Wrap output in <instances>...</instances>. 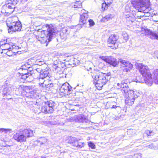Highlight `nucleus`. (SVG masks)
Instances as JSON below:
<instances>
[{
    "label": "nucleus",
    "mask_w": 158,
    "mask_h": 158,
    "mask_svg": "<svg viewBox=\"0 0 158 158\" xmlns=\"http://www.w3.org/2000/svg\"><path fill=\"white\" fill-rule=\"evenodd\" d=\"M154 15H158V12H156V10H154L152 14V16H153Z\"/></svg>",
    "instance_id": "nucleus-45"
},
{
    "label": "nucleus",
    "mask_w": 158,
    "mask_h": 158,
    "mask_svg": "<svg viewBox=\"0 0 158 158\" xmlns=\"http://www.w3.org/2000/svg\"><path fill=\"white\" fill-rule=\"evenodd\" d=\"M135 16H134L133 14V13L130 14V15L127 14L126 15V18H129V19H131L130 18H131V19H134Z\"/></svg>",
    "instance_id": "nucleus-37"
},
{
    "label": "nucleus",
    "mask_w": 158,
    "mask_h": 158,
    "mask_svg": "<svg viewBox=\"0 0 158 158\" xmlns=\"http://www.w3.org/2000/svg\"><path fill=\"white\" fill-rule=\"evenodd\" d=\"M83 10H85L84 9H83Z\"/></svg>",
    "instance_id": "nucleus-60"
},
{
    "label": "nucleus",
    "mask_w": 158,
    "mask_h": 158,
    "mask_svg": "<svg viewBox=\"0 0 158 158\" xmlns=\"http://www.w3.org/2000/svg\"><path fill=\"white\" fill-rule=\"evenodd\" d=\"M70 58L68 56L66 58H64V59L63 60V61H61L60 62H62L63 63H65V62L69 61L70 60Z\"/></svg>",
    "instance_id": "nucleus-42"
},
{
    "label": "nucleus",
    "mask_w": 158,
    "mask_h": 158,
    "mask_svg": "<svg viewBox=\"0 0 158 158\" xmlns=\"http://www.w3.org/2000/svg\"><path fill=\"white\" fill-rule=\"evenodd\" d=\"M34 64L35 65H39V67H42L44 69L48 66L44 61L42 59H37L36 60Z\"/></svg>",
    "instance_id": "nucleus-17"
},
{
    "label": "nucleus",
    "mask_w": 158,
    "mask_h": 158,
    "mask_svg": "<svg viewBox=\"0 0 158 158\" xmlns=\"http://www.w3.org/2000/svg\"><path fill=\"white\" fill-rule=\"evenodd\" d=\"M40 83H41V84H43V82H40Z\"/></svg>",
    "instance_id": "nucleus-56"
},
{
    "label": "nucleus",
    "mask_w": 158,
    "mask_h": 158,
    "mask_svg": "<svg viewBox=\"0 0 158 158\" xmlns=\"http://www.w3.org/2000/svg\"><path fill=\"white\" fill-rule=\"evenodd\" d=\"M88 146L92 149L95 148V145L92 142H89L88 143Z\"/></svg>",
    "instance_id": "nucleus-40"
},
{
    "label": "nucleus",
    "mask_w": 158,
    "mask_h": 158,
    "mask_svg": "<svg viewBox=\"0 0 158 158\" xmlns=\"http://www.w3.org/2000/svg\"><path fill=\"white\" fill-rule=\"evenodd\" d=\"M131 21L132 22V20H131Z\"/></svg>",
    "instance_id": "nucleus-59"
},
{
    "label": "nucleus",
    "mask_w": 158,
    "mask_h": 158,
    "mask_svg": "<svg viewBox=\"0 0 158 158\" xmlns=\"http://www.w3.org/2000/svg\"><path fill=\"white\" fill-rule=\"evenodd\" d=\"M53 68L54 69H56L58 68V66H57L56 64H53Z\"/></svg>",
    "instance_id": "nucleus-47"
},
{
    "label": "nucleus",
    "mask_w": 158,
    "mask_h": 158,
    "mask_svg": "<svg viewBox=\"0 0 158 158\" xmlns=\"http://www.w3.org/2000/svg\"><path fill=\"white\" fill-rule=\"evenodd\" d=\"M49 68L46 67L44 69V70L42 71V73L40 76V80H43L44 78L46 77H49L50 75L49 74V71H50Z\"/></svg>",
    "instance_id": "nucleus-16"
},
{
    "label": "nucleus",
    "mask_w": 158,
    "mask_h": 158,
    "mask_svg": "<svg viewBox=\"0 0 158 158\" xmlns=\"http://www.w3.org/2000/svg\"><path fill=\"white\" fill-rule=\"evenodd\" d=\"M22 69L27 71L28 69H32V68L31 67V65L26 63L22 66Z\"/></svg>",
    "instance_id": "nucleus-29"
},
{
    "label": "nucleus",
    "mask_w": 158,
    "mask_h": 158,
    "mask_svg": "<svg viewBox=\"0 0 158 158\" xmlns=\"http://www.w3.org/2000/svg\"><path fill=\"white\" fill-rule=\"evenodd\" d=\"M88 22L89 23L90 26H93L94 25L95 23L94 21L90 19L89 20Z\"/></svg>",
    "instance_id": "nucleus-43"
},
{
    "label": "nucleus",
    "mask_w": 158,
    "mask_h": 158,
    "mask_svg": "<svg viewBox=\"0 0 158 158\" xmlns=\"http://www.w3.org/2000/svg\"><path fill=\"white\" fill-rule=\"evenodd\" d=\"M32 70V69H28L27 70L26 72L27 73H31V71Z\"/></svg>",
    "instance_id": "nucleus-49"
},
{
    "label": "nucleus",
    "mask_w": 158,
    "mask_h": 158,
    "mask_svg": "<svg viewBox=\"0 0 158 158\" xmlns=\"http://www.w3.org/2000/svg\"><path fill=\"white\" fill-rule=\"evenodd\" d=\"M141 29V33L144 34L146 36L152 39L158 40V32L157 31H152L149 29L144 28H142Z\"/></svg>",
    "instance_id": "nucleus-9"
},
{
    "label": "nucleus",
    "mask_w": 158,
    "mask_h": 158,
    "mask_svg": "<svg viewBox=\"0 0 158 158\" xmlns=\"http://www.w3.org/2000/svg\"><path fill=\"white\" fill-rule=\"evenodd\" d=\"M57 125H61V126L64 125V123H59L57 124Z\"/></svg>",
    "instance_id": "nucleus-50"
},
{
    "label": "nucleus",
    "mask_w": 158,
    "mask_h": 158,
    "mask_svg": "<svg viewBox=\"0 0 158 158\" xmlns=\"http://www.w3.org/2000/svg\"><path fill=\"white\" fill-rule=\"evenodd\" d=\"M67 35L66 34H63V33H60V36L61 39L63 40H65L66 38Z\"/></svg>",
    "instance_id": "nucleus-35"
},
{
    "label": "nucleus",
    "mask_w": 158,
    "mask_h": 158,
    "mask_svg": "<svg viewBox=\"0 0 158 158\" xmlns=\"http://www.w3.org/2000/svg\"><path fill=\"white\" fill-rule=\"evenodd\" d=\"M113 17V16L111 15H106L103 18L101 21L103 22H106L110 20Z\"/></svg>",
    "instance_id": "nucleus-27"
},
{
    "label": "nucleus",
    "mask_w": 158,
    "mask_h": 158,
    "mask_svg": "<svg viewBox=\"0 0 158 158\" xmlns=\"http://www.w3.org/2000/svg\"><path fill=\"white\" fill-rule=\"evenodd\" d=\"M72 121L79 123H88L89 122L87 117L83 114L71 117L70 121Z\"/></svg>",
    "instance_id": "nucleus-12"
},
{
    "label": "nucleus",
    "mask_w": 158,
    "mask_h": 158,
    "mask_svg": "<svg viewBox=\"0 0 158 158\" xmlns=\"http://www.w3.org/2000/svg\"><path fill=\"white\" fill-rule=\"evenodd\" d=\"M27 73L26 72H25L24 73H20V77L24 80L26 79L29 76L31 75V73ZM19 74H20V73H19Z\"/></svg>",
    "instance_id": "nucleus-25"
},
{
    "label": "nucleus",
    "mask_w": 158,
    "mask_h": 158,
    "mask_svg": "<svg viewBox=\"0 0 158 158\" xmlns=\"http://www.w3.org/2000/svg\"><path fill=\"white\" fill-rule=\"evenodd\" d=\"M143 15L142 16H145V17H149L150 16L151 17H152V14H151L150 12H145L144 13H143Z\"/></svg>",
    "instance_id": "nucleus-41"
},
{
    "label": "nucleus",
    "mask_w": 158,
    "mask_h": 158,
    "mask_svg": "<svg viewBox=\"0 0 158 158\" xmlns=\"http://www.w3.org/2000/svg\"><path fill=\"white\" fill-rule=\"evenodd\" d=\"M129 82L127 79L123 80L120 83H117V85L121 88V90L125 98V103L128 106H131L138 97L139 94L136 90L129 89L127 84Z\"/></svg>",
    "instance_id": "nucleus-1"
},
{
    "label": "nucleus",
    "mask_w": 158,
    "mask_h": 158,
    "mask_svg": "<svg viewBox=\"0 0 158 158\" xmlns=\"http://www.w3.org/2000/svg\"><path fill=\"white\" fill-rule=\"evenodd\" d=\"M80 22L84 24L86 23V21L88 18V15L87 13H84L82 15H80Z\"/></svg>",
    "instance_id": "nucleus-21"
},
{
    "label": "nucleus",
    "mask_w": 158,
    "mask_h": 158,
    "mask_svg": "<svg viewBox=\"0 0 158 158\" xmlns=\"http://www.w3.org/2000/svg\"><path fill=\"white\" fill-rule=\"evenodd\" d=\"M109 73H103L96 71L94 72L92 74L93 82L97 88L100 90L103 86L106 84L110 78Z\"/></svg>",
    "instance_id": "nucleus-2"
},
{
    "label": "nucleus",
    "mask_w": 158,
    "mask_h": 158,
    "mask_svg": "<svg viewBox=\"0 0 158 158\" xmlns=\"http://www.w3.org/2000/svg\"><path fill=\"white\" fill-rule=\"evenodd\" d=\"M155 54L156 55V57L158 59V51L155 52Z\"/></svg>",
    "instance_id": "nucleus-51"
},
{
    "label": "nucleus",
    "mask_w": 158,
    "mask_h": 158,
    "mask_svg": "<svg viewBox=\"0 0 158 158\" xmlns=\"http://www.w3.org/2000/svg\"><path fill=\"white\" fill-rule=\"evenodd\" d=\"M131 3L136 10H151L149 0H132Z\"/></svg>",
    "instance_id": "nucleus-6"
},
{
    "label": "nucleus",
    "mask_w": 158,
    "mask_h": 158,
    "mask_svg": "<svg viewBox=\"0 0 158 158\" xmlns=\"http://www.w3.org/2000/svg\"><path fill=\"white\" fill-rule=\"evenodd\" d=\"M14 11H9L10 10H1V12L5 15L9 16Z\"/></svg>",
    "instance_id": "nucleus-32"
},
{
    "label": "nucleus",
    "mask_w": 158,
    "mask_h": 158,
    "mask_svg": "<svg viewBox=\"0 0 158 158\" xmlns=\"http://www.w3.org/2000/svg\"><path fill=\"white\" fill-rule=\"evenodd\" d=\"M33 135V131L30 129H26L20 130L14 135L13 138L18 142H25L27 138L31 137Z\"/></svg>",
    "instance_id": "nucleus-4"
},
{
    "label": "nucleus",
    "mask_w": 158,
    "mask_h": 158,
    "mask_svg": "<svg viewBox=\"0 0 158 158\" xmlns=\"http://www.w3.org/2000/svg\"><path fill=\"white\" fill-rule=\"evenodd\" d=\"M148 148L151 149H152L154 148V146L152 143L148 145Z\"/></svg>",
    "instance_id": "nucleus-46"
},
{
    "label": "nucleus",
    "mask_w": 158,
    "mask_h": 158,
    "mask_svg": "<svg viewBox=\"0 0 158 158\" xmlns=\"http://www.w3.org/2000/svg\"><path fill=\"white\" fill-rule=\"evenodd\" d=\"M145 133H146V134L148 135V136H153L155 134V133L153 131H149L148 130H146L145 131Z\"/></svg>",
    "instance_id": "nucleus-31"
},
{
    "label": "nucleus",
    "mask_w": 158,
    "mask_h": 158,
    "mask_svg": "<svg viewBox=\"0 0 158 158\" xmlns=\"http://www.w3.org/2000/svg\"><path fill=\"white\" fill-rule=\"evenodd\" d=\"M138 68L140 72L143 77L144 81L143 83L144 82L149 86L151 85L153 82L148 67L139 64Z\"/></svg>",
    "instance_id": "nucleus-3"
},
{
    "label": "nucleus",
    "mask_w": 158,
    "mask_h": 158,
    "mask_svg": "<svg viewBox=\"0 0 158 158\" xmlns=\"http://www.w3.org/2000/svg\"><path fill=\"white\" fill-rule=\"evenodd\" d=\"M36 105H38V103L37 102H36Z\"/></svg>",
    "instance_id": "nucleus-55"
},
{
    "label": "nucleus",
    "mask_w": 158,
    "mask_h": 158,
    "mask_svg": "<svg viewBox=\"0 0 158 158\" xmlns=\"http://www.w3.org/2000/svg\"><path fill=\"white\" fill-rule=\"evenodd\" d=\"M85 145V143L84 142H79L78 141L77 144L75 147L78 148H81L83 147Z\"/></svg>",
    "instance_id": "nucleus-33"
},
{
    "label": "nucleus",
    "mask_w": 158,
    "mask_h": 158,
    "mask_svg": "<svg viewBox=\"0 0 158 158\" xmlns=\"http://www.w3.org/2000/svg\"><path fill=\"white\" fill-rule=\"evenodd\" d=\"M69 30L70 29L69 28L64 27L62 29L61 31L60 32L63 33V34H66V35H67L69 32Z\"/></svg>",
    "instance_id": "nucleus-30"
},
{
    "label": "nucleus",
    "mask_w": 158,
    "mask_h": 158,
    "mask_svg": "<svg viewBox=\"0 0 158 158\" xmlns=\"http://www.w3.org/2000/svg\"><path fill=\"white\" fill-rule=\"evenodd\" d=\"M5 7H7L6 8V9H7V8L8 9H13V8H14V9H15V7H14V6L13 7H12L11 6H10V5L9 4H8L7 5H6V6H4L3 8H4Z\"/></svg>",
    "instance_id": "nucleus-44"
},
{
    "label": "nucleus",
    "mask_w": 158,
    "mask_h": 158,
    "mask_svg": "<svg viewBox=\"0 0 158 158\" xmlns=\"http://www.w3.org/2000/svg\"><path fill=\"white\" fill-rule=\"evenodd\" d=\"M25 93H26V92H25ZM22 94H24V93H23V92H22ZM25 94V95H26V94H25H25Z\"/></svg>",
    "instance_id": "nucleus-54"
},
{
    "label": "nucleus",
    "mask_w": 158,
    "mask_h": 158,
    "mask_svg": "<svg viewBox=\"0 0 158 158\" xmlns=\"http://www.w3.org/2000/svg\"><path fill=\"white\" fill-rule=\"evenodd\" d=\"M6 25L8 28L9 33H12L13 32L20 31L22 28V24L20 21H14L11 18L7 19Z\"/></svg>",
    "instance_id": "nucleus-7"
},
{
    "label": "nucleus",
    "mask_w": 158,
    "mask_h": 158,
    "mask_svg": "<svg viewBox=\"0 0 158 158\" xmlns=\"http://www.w3.org/2000/svg\"><path fill=\"white\" fill-rule=\"evenodd\" d=\"M49 108L48 106L46 105L45 104L44 106H42L41 108V112L47 114L48 113H51L53 112H49Z\"/></svg>",
    "instance_id": "nucleus-24"
},
{
    "label": "nucleus",
    "mask_w": 158,
    "mask_h": 158,
    "mask_svg": "<svg viewBox=\"0 0 158 158\" xmlns=\"http://www.w3.org/2000/svg\"><path fill=\"white\" fill-rule=\"evenodd\" d=\"M133 158H141L142 155L140 153H136L132 156Z\"/></svg>",
    "instance_id": "nucleus-36"
},
{
    "label": "nucleus",
    "mask_w": 158,
    "mask_h": 158,
    "mask_svg": "<svg viewBox=\"0 0 158 158\" xmlns=\"http://www.w3.org/2000/svg\"><path fill=\"white\" fill-rule=\"evenodd\" d=\"M38 141L41 144L46 143L48 142V140L45 137L39 138Z\"/></svg>",
    "instance_id": "nucleus-28"
},
{
    "label": "nucleus",
    "mask_w": 158,
    "mask_h": 158,
    "mask_svg": "<svg viewBox=\"0 0 158 158\" xmlns=\"http://www.w3.org/2000/svg\"><path fill=\"white\" fill-rule=\"evenodd\" d=\"M117 39V36L115 34H112L109 37L108 39L107 42L110 44H115Z\"/></svg>",
    "instance_id": "nucleus-18"
},
{
    "label": "nucleus",
    "mask_w": 158,
    "mask_h": 158,
    "mask_svg": "<svg viewBox=\"0 0 158 158\" xmlns=\"http://www.w3.org/2000/svg\"><path fill=\"white\" fill-rule=\"evenodd\" d=\"M100 58L105 61L114 67L116 66L118 64V61L117 60L112 56H100Z\"/></svg>",
    "instance_id": "nucleus-11"
},
{
    "label": "nucleus",
    "mask_w": 158,
    "mask_h": 158,
    "mask_svg": "<svg viewBox=\"0 0 158 158\" xmlns=\"http://www.w3.org/2000/svg\"><path fill=\"white\" fill-rule=\"evenodd\" d=\"M1 46L4 48V50H8L9 52L12 51L13 52V50L14 49H18V46H16L13 44V43L9 42L7 40H5V43L2 44Z\"/></svg>",
    "instance_id": "nucleus-14"
},
{
    "label": "nucleus",
    "mask_w": 158,
    "mask_h": 158,
    "mask_svg": "<svg viewBox=\"0 0 158 158\" xmlns=\"http://www.w3.org/2000/svg\"><path fill=\"white\" fill-rule=\"evenodd\" d=\"M145 12H142L141 10H138V13H141V15H140V16H142L143 15V13H144Z\"/></svg>",
    "instance_id": "nucleus-48"
},
{
    "label": "nucleus",
    "mask_w": 158,
    "mask_h": 158,
    "mask_svg": "<svg viewBox=\"0 0 158 158\" xmlns=\"http://www.w3.org/2000/svg\"><path fill=\"white\" fill-rule=\"evenodd\" d=\"M46 105L49 108V112H53L54 108L55 106V103L52 101L50 100L45 102Z\"/></svg>",
    "instance_id": "nucleus-19"
},
{
    "label": "nucleus",
    "mask_w": 158,
    "mask_h": 158,
    "mask_svg": "<svg viewBox=\"0 0 158 158\" xmlns=\"http://www.w3.org/2000/svg\"><path fill=\"white\" fill-rule=\"evenodd\" d=\"M31 94H32V93H33V92H30Z\"/></svg>",
    "instance_id": "nucleus-58"
},
{
    "label": "nucleus",
    "mask_w": 158,
    "mask_h": 158,
    "mask_svg": "<svg viewBox=\"0 0 158 158\" xmlns=\"http://www.w3.org/2000/svg\"><path fill=\"white\" fill-rule=\"evenodd\" d=\"M119 62L121 63L122 66L125 67L123 70V71L124 72H129L133 67L132 64L127 60L120 59L119 60Z\"/></svg>",
    "instance_id": "nucleus-13"
},
{
    "label": "nucleus",
    "mask_w": 158,
    "mask_h": 158,
    "mask_svg": "<svg viewBox=\"0 0 158 158\" xmlns=\"http://www.w3.org/2000/svg\"><path fill=\"white\" fill-rule=\"evenodd\" d=\"M6 54L7 55H8V56H11V55H10V53H9V52H6Z\"/></svg>",
    "instance_id": "nucleus-53"
},
{
    "label": "nucleus",
    "mask_w": 158,
    "mask_h": 158,
    "mask_svg": "<svg viewBox=\"0 0 158 158\" xmlns=\"http://www.w3.org/2000/svg\"><path fill=\"white\" fill-rule=\"evenodd\" d=\"M153 76L154 82L156 84L158 83V69L154 70Z\"/></svg>",
    "instance_id": "nucleus-26"
},
{
    "label": "nucleus",
    "mask_w": 158,
    "mask_h": 158,
    "mask_svg": "<svg viewBox=\"0 0 158 158\" xmlns=\"http://www.w3.org/2000/svg\"><path fill=\"white\" fill-rule=\"evenodd\" d=\"M117 107V106H116V105H113L112 107H111V108H113V109H115Z\"/></svg>",
    "instance_id": "nucleus-52"
},
{
    "label": "nucleus",
    "mask_w": 158,
    "mask_h": 158,
    "mask_svg": "<svg viewBox=\"0 0 158 158\" xmlns=\"http://www.w3.org/2000/svg\"><path fill=\"white\" fill-rule=\"evenodd\" d=\"M11 130L9 129L0 128V139L5 141L7 140L6 134L10 132Z\"/></svg>",
    "instance_id": "nucleus-15"
},
{
    "label": "nucleus",
    "mask_w": 158,
    "mask_h": 158,
    "mask_svg": "<svg viewBox=\"0 0 158 158\" xmlns=\"http://www.w3.org/2000/svg\"><path fill=\"white\" fill-rule=\"evenodd\" d=\"M109 46V47H111V46H110V45H108Z\"/></svg>",
    "instance_id": "nucleus-57"
},
{
    "label": "nucleus",
    "mask_w": 158,
    "mask_h": 158,
    "mask_svg": "<svg viewBox=\"0 0 158 158\" xmlns=\"http://www.w3.org/2000/svg\"><path fill=\"white\" fill-rule=\"evenodd\" d=\"M36 70L39 73H40V74L42 73V71L44 70V68L42 67H39L36 69Z\"/></svg>",
    "instance_id": "nucleus-39"
},
{
    "label": "nucleus",
    "mask_w": 158,
    "mask_h": 158,
    "mask_svg": "<svg viewBox=\"0 0 158 158\" xmlns=\"http://www.w3.org/2000/svg\"><path fill=\"white\" fill-rule=\"evenodd\" d=\"M4 89L2 93L3 96H7L10 95L14 89V86L11 84H8L7 81H6L4 85Z\"/></svg>",
    "instance_id": "nucleus-10"
},
{
    "label": "nucleus",
    "mask_w": 158,
    "mask_h": 158,
    "mask_svg": "<svg viewBox=\"0 0 158 158\" xmlns=\"http://www.w3.org/2000/svg\"><path fill=\"white\" fill-rule=\"evenodd\" d=\"M113 2V0H104V2L102 4V8L104 9L103 10H106Z\"/></svg>",
    "instance_id": "nucleus-20"
},
{
    "label": "nucleus",
    "mask_w": 158,
    "mask_h": 158,
    "mask_svg": "<svg viewBox=\"0 0 158 158\" xmlns=\"http://www.w3.org/2000/svg\"><path fill=\"white\" fill-rule=\"evenodd\" d=\"M46 26L48 28L47 31L44 32L45 36L38 38V40L41 44H44L47 41L48 42L50 41L53 36L57 33L56 30L54 29L52 25L47 24Z\"/></svg>",
    "instance_id": "nucleus-5"
},
{
    "label": "nucleus",
    "mask_w": 158,
    "mask_h": 158,
    "mask_svg": "<svg viewBox=\"0 0 158 158\" xmlns=\"http://www.w3.org/2000/svg\"><path fill=\"white\" fill-rule=\"evenodd\" d=\"M23 86H20L18 88V89L19 91L20 92H21V94H22V92H23V93H25V91L24 90L23 88Z\"/></svg>",
    "instance_id": "nucleus-38"
},
{
    "label": "nucleus",
    "mask_w": 158,
    "mask_h": 158,
    "mask_svg": "<svg viewBox=\"0 0 158 158\" xmlns=\"http://www.w3.org/2000/svg\"><path fill=\"white\" fill-rule=\"evenodd\" d=\"M78 141V140L77 138L71 137L69 139L68 143H70L72 146L75 147L77 145H76L77 144Z\"/></svg>",
    "instance_id": "nucleus-22"
},
{
    "label": "nucleus",
    "mask_w": 158,
    "mask_h": 158,
    "mask_svg": "<svg viewBox=\"0 0 158 158\" xmlns=\"http://www.w3.org/2000/svg\"><path fill=\"white\" fill-rule=\"evenodd\" d=\"M72 87L68 83L64 84L59 89V93L61 96H66L72 93Z\"/></svg>",
    "instance_id": "nucleus-8"
},
{
    "label": "nucleus",
    "mask_w": 158,
    "mask_h": 158,
    "mask_svg": "<svg viewBox=\"0 0 158 158\" xmlns=\"http://www.w3.org/2000/svg\"><path fill=\"white\" fill-rule=\"evenodd\" d=\"M122 36L125 41H127L128 39V35L125 31H123L122 34Z\"/></svg>",
    "instance_id": "nucleus-34"
},
{
    "label": "nucleus",
    "mask_w": 158,
    "mask_h": 158,
    "mask_svg": "<svg viewBox=\"0 0 158 158\" xmlns=\"http://www.w3.org/2000/svg\"><path fill=\"white\" fill-rule=\"evenodd\" d=\"M71 6L74 8H80L82 7L81 2V1H77L73 2L71 3Z\"/></svg>",
    "instance_id": "nucleus-23"
}]
</instances>
